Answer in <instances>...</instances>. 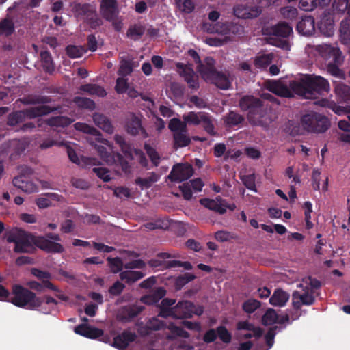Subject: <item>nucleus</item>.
Masks as SVG:
<instances>
[{
	"label": "nucleus",
	"mask_w": 350,
	"mask_h": 350,
	"mask_svg": "<svg viewBox=\"0 0 350 350\" xmlns=\"http://www.w3.org/2000/svg\"><path fill=\"white\" fill-rule=\"evenodd\" d=\"M8 243H14L15 253L33 254L36 247L48 253H62L63 245L59 243L51 241L43 236L36 235L19 228H14L5 233Z\"/></svg>",
	"instance_id": "obj_1"
},
{
	"label": "nucleus",
	"mask_w": 350,
	"mask_h": 350,
	"mask_svg": "<svg viewBox=\"0 0 350 350\" xmlns=\"http://www.w3.org/2000/svg\"><path fill=\"white\" fill-rule=\"evenodd\" d=\"M241 110L247 113V118L252 125L268 127L272 122L271 108L260 98L252 95L242 96L239 101Z\"/></svg>",
	"instance_id": "obj_2"
},
{
	"label": "nucleus",
	"mask_w": 350,
	"mask_h": 350,
	"mask_svg": "<svg viewBox=\"0 0 350 350\" xmlns=\"http://www.w3.org/2000/svg\"><path fill=\"white\" fill-rule=\"evenodd\" d=\"M10 302L19 308L33 310L42 304V297H37L35 293L20 284L12 286Z\"/></svg>",
	"instance_id": "obj_3"
},
{
	"label": "nucleus",
	"mask_w": 350,
	"mask_h": 350,
	"mask_svg": "<svg viewBox=\"0 0 350 350\" xmlns=\"http://www.w3.org/2000/svg\"><path fill=\"white\" fill-rule=\"evenodd\" d=\"M301 123L308 132L323 133L330 127V121L327 116L314 111H310L303 115Z\"/></svg>",
	"instance_id": "obj_4"
},
{
	"label": "nucleus",
	"mask_w": 350,
	"mask_h": 350,
	"mask_svg": "<svg viewBox=\"0 0 350 350\" xmlns=\"http://www.w3.org/2000/svg\"><path fill=\"white\" fill-rule=\"evenodd\" d=\"M72 10L75 16L83 19L92 29H96L103 24L102 20L97 15L94 4L75 3Z\"/></svg>",
	"instance_id": "obj_5"
},
{
	"label": "nucleus",
	"mask_w": 350,
	"mask_h": 350,
	"mask_svg": "<svg viewBox=\"0 0 350 350\" xmlns=\"http://www.w3.org/2000/svg\"><path fill=\"white\" fill-rule=\"evenodd\" d=\"M319 51L322 54V56L327 55L328 58H332V62L327 64V71L329 73L334 77L344 79L345 75L338 67L343 61L340 49L331 45L325 44L324 46H319Z\"/></svg>",
	"instance_id": "obj_6"
},
{
	"label": "nucleus",
	"mask_w": 350,
	"mask_h": 350,
	"mask_svg": "<svg viewBox=\"0 0 350 350\" xmlns=\"http://www.w3.org/2000/svg\"><path fill=\"white\" fill-rule=\"evenodd\" d=\"M305 83L308 86L310 96L328 92L329 90L328 81L321 76L305 75Z\"/></svg>",
	"instance_id": "obj_7"
},
{
	"label": "nucleus",
	"mask_w": 350,
	"mask_h": 350,
	"mask_svg": "<svg viewBox=\"0 0 350 350\" xmlns=\"http://www.w3.org/2000/svg\"><path fill=\"white\" fill-rule=\"evenodd\" d=\"M193 174V168L191 165L176 164L173 166L168 178L172 182H182L189 179Z\"/></svg>",
	"instance_id": "obj_8"
},
{
	"label": "nucleus",
	"mask_w": 350,
	"mask_h": 350,
	"mask_svg": "<svg viewBox=\"0 0 350 350\" xmlns=\"http://www.w3.org/2000/svg\"><path fill=\"white\" fill-rule=\"evenodd\" d=\"M126 129L129 134L135 136L140 135L143 138H147L148 135L142 125L141 120L134 113H131L126 122Z\"/></svg>",
	"instance_id": "obj_9"
},
{
	"label": "nucleus",
	"mask_w": 350,
	"mask_h": 350,
	"mask_svg": "<svg viewBox=\"0 0 350 350\" xmlns=\"http://www.w3.org/2000/svg\"><path fill=\"white\" fill-rule=\"evenodd\" d=\"M176 68L181 76L184 77L188 87L192 90L199 88L198 77L194 73L193 70L183 63H177Z\"/></svg>",
	"instance_id": "obj_10"
},
{
	"label": "nucleus",
	"mask_w": 350,
	"mask_h": 350,
	"mask_svg": "<svg viewBox=\"0 0 350 350\" xmlns=\"http://www.w3.org/2000/svg\"><path fill=\"white\" fill-rule=\"evenodd\" d=\"M100 12L106 21H113L120 12L117 0H101Z\"/></svg>",
	"instance_id": "obj_11"
},
{
	"label": "nucleus",
	"mask_w": 350,
	"mask_h": 350,
	"mask_svg": "<svg viewBox=\"0 0 350 350\" xmlns=\"http://www.w3.org/2000/svg\"><path fill=\"white\" fill-rule=\"evenodd\" d=\"M145 307L142 305L131 304L124 306L120 311V318L123 321L130 322L142 312Z\"/></svg>",
	"instance_id": "obj_12"
},
{
	"label": "nucleus",
	"mask_w": 350,
	"mask_h": 350,
	"mask_svg": "<svg viewBox=\"0 0 350 350\" xmlns=\"http://www.w3.org/2000/svg\"><path fill=\"white\" fill-rule=\"evenodd\" d=\"M12 184L14 187L27 193H34L38 190L37 185L28 177L23 174L14 177L12 180Z\"/></svg>",
	"instance_id": "obj_13"
},
{
	"label": "nucleus",
	"mask_w": 350,
	"mask_h": 350,
	"mask_svg": "<svg viewBox=\"0 0 350 350\" xmlns=\"http://www.w3.org/2000/svg\"><path fill=\"white\" fill-rule=\"evenodd\" d=\"M195 306L191 301H179L175 306V319H183L191 318L194 313Z\"/></svg>",
	"instance_id": "obj_14"
},
{
	"label": "nucleus",
	"mask_w": 350,
	"mask_h": 350,
	"mask_svg": "<svg viewBox=\"0 0 350 350\" xmlns=\"http://www.w3.org/2000/svg\"><path fill=\"white\" fill-rule=\"evenodd\" d=\"M293 306L294 309L299 310L301 305L311 306L315 301V297L312 293L305 292L303 294H300L297 291L293 292L292 295Z\"/></svg>",
	"instance_id": "obj_15"
},
{
	"label": "nucleus",
	"mask_w": 350,
	"mask_h": 350,
	"mask_svg": "<svg viewBox=\"0 0 350 350\" xmlns=\"http://www.w3.org/2000/svg\"><path fill=\"white\" fill-rule=\"evenodd\" d=\"M136 337L135 333L125 330L113 338V346L119 350H124L130 342L135 340Z\"/></svg>",
	"instance_id": "obj_16"
},
{
	"label": "nucleus",
	"mask_w": 350,
	"mask_h": 350,
	"mask_svg": "<svg viewBox=\"0 0 350 350\" xmlns=\"http://www.w3.org/2000/svg\"><path fill=\"white\" fill-rule=\"evenodd\" d=\"M266 87L269 91L280 96L291 98L293 96L287 85L277 81H267Z\"/></svg>",
	"instance_id": "obj_17"
},
{
	"label": "nucleus",
	"mask_w": 350,
	"mask_h": 350,
	"mask_svg": "<svg viewBox=\"0 0 350 350\" xmlns=\"http://www.w3.org/2000/svg\"><path fill=\"white\" fill-rule=\"evenodd\" d=\"M314 24V19L312 16H305L297 23L296 29L301 35L310 36L315 31Z\"/></svg>",
	"instance_id": "obj_18"
},
{
	"label": "nucleus",
	"mask_w": 350,
	"mask_h": 350,
	"mask_svg": "<svg viewBox=\"0 0 350 350\" xmlns=\"http://www.w3.org/2000/svg\"><path fill=\"white\" fill-rule=\"evenodd\" d=\"M57 109V107H50L46 105V104H40L39 106L25 109V111L27 113L28 118L34 119L49 115V113L56 111Z\"/></svg>",
	"instance_id": "obj_19"
},
{
	"label": "nucleus",
	"mask_w": 350,
	"mask_h": 350,
	"mask_svg": "<svg viewBox=\"0 0 350 350\" xmlns=\"http://www.w3.org/2000/svg\"><path fill=\"white\" fill-rule=\"evenodd\" d=\"M30 272L33 276L41 280L44 288L55 292L59 291V288L50 282L52 276L49 271H42L38 268L33 267L31 269Z\"/></svg>",
	"instance_id": "obj_20"
},
{
	"label": "nucleus",
	"mask_w": 350,
	"mask_h": 350,
	"mask_svg": "<svg viewBox=\"0 0 350 350\" xmlns=\"http://www.w3.org/2000/svg\"><path fill=\"white\" fill-rule=\"evenodd\" d=\"M17 101L25 105H36L50 103L51 102V98L49 96L29 94L18 98Z\"/></svg>",
	"instance_id": "obj_21"
},
{
	"label": "nucleus",
	"mask_w": 350,
	"mask_h": 350,
	"mask_svg": "<svg viewBox=\"0 0 350 350\" xmlns=\"http://www.w3.org/2000/svg\"><path fill=\"white\" fill-rule=\"evenodd\" d=\"M205 79L211 81L217 87L222 90H227L231 85V83L228 77L223 72H218L217 70L209 75Z\"/></svg>",
	"instance_id": "obj_22"
},
{
	"label": "nucleus",
	"mask_w": 350,
	"mask_h": 350,
	"mask_svg": "<svg viewBox=\"0 0 350 350\" xmlns=\"http://www.w3.org/2000/svg\"><path fill=\"white\" fill-rule=\"evenodd\" d=\"M215 64V61L212 57H206L204 59V64L200 61L199 65L197 66V70L205 79L209 75L217 71Z\"/></svg>",
	"instance_id": "obj_23"
},
{
	"label": "nucleus",
	"mask_w": 350,
	"mask_h": 350,
	"mask_svg": "<svg viewBox=\"0 0 350 350\" xmlns=\"http://www.w3.org/2000/svg\"><path fill=\"white\" fill-rule=\"evenodd\" d=\"M92 118L94 124L105 132L107 133H112L113 132V126L111 120L105 115L95 113Z\"/></svg>",
	"instance_id": "obj_24"
},
{
	"label": "nucleus",
	"mask_w": 350,
	"mask_h": 350,
	"mask_svg": "<svg viewBox=\"0 0 350 350\" xmlns=\"http://www.w3.org/2000/svg\"><path fill=\"white\" fill-rule=\"evenodd\" d=\"M289 299V295L281 288L274 291L269 299V303L274 306H284Z\"/></svg>",
	"instance_id": "obj_25"
},
{
	"label": "nucleus",
	"mask_w": 350,
	"mask_h": 350,
	"mask_svg": "<svg viewBox=\"0 0 350 350\" xmlns=\"http://www.w3.org/2000/svg\"><path fill=\"white\" fill-rule=\"evenodd\" d=\"M288 88L291 90V92H293L297 95L304 97H310L308 86L305 83V75L301 78L299 81H291Z\"/></svg>",
	"instance_id": "obj_26"
},
{
	"label": "nucleus",
	"mask_w": 350,
	"mask_h": 350,
	"mask_svg": "<svg viewBox=\"0 0 350 350\" xmlns=\"http://www.w3.org/2000/svg\"><path fill=\"white\" fill-rule=\"evenodd\" d=\"M200 203L204 207L221 215L226 213V207L224 206V204L218 202L217 200L202 198L200 200Z\"/></svg>",
	"instance_id": "obj_27"
},
{
	"label": "nucleus",
	"mask_w": 350,
	"mask_h": 350,
	"mask_svg": "<svg viewBox=\"0 0 350 350\" xmlns=\"http://www.w3.org/2000/svg\"><path fill=\"white\" fill-rule=\"evenodd\" d=\"M72 122V120L71 118L63 116L51 117L45 120V123L51 127L64 128Z\"/></svg>",
	"instance_id": "obj_28"
},
{
	"label": "nucleus",
	"mask_w": 350,
	"mask_h": 350,
	"mask_svg": "<svg viewBox=\"0 0 350 350\" xmlns=\"http://www.w3.org/2000/svg\"><path fill=\"white\" fill-rule=\"evenodd\" d=\"M14 31V23L8 15L0 21V36L9 37Z\"/></svg>",
	"instance_id": "obj_29"
},
{
	"label": "nucleus",
	"mask_w": 350,
	"mask_h": 350,
	"mask_svg": "<svg viewBox=\"0 0 350 350\" xmlns=\"http://www.w3.org/2000/svg\"><path fill=\"white\" fill-rule=\"evenodd\" d=\"M145 274L139 271H124L120 273V278L127 284H132L142 279Z\"/></svg>",
	"instance_id": "obj_30"
},
{
	"label": "nucleus",
	"mask_w": 350,
	"mask_h": 350,
	"mask_svg": "<svg viewBox=\"0 0 350 350\" xmlns=\"http://www.w3.org/2000/svg\"><path fill=\"white\" fill-rule=\"evenodd\" d=\"M26 118H27V113L25 109L12 112L8 116L7 124L14 126L25 121Z\"/></svg>",
	"instance_id": "obj_31"
},
{
	"label": "nucleus",
	"mask_w": 350,
	"mask_h": 350,
	"mask_svg": "<svg viewBox=\"0 0 350 350\" xmlns=\"http://www.w3.org/2000/svg\"><path fill=\"white\" fill-rule=\"evenodd\" d=\"M80 90L87 92L90 95H96L100 97H104L107 95L105 90L97 84H85L80 87Z\"/></svg>",
	"instance_id": "obj_32"
},
{
	"label": "nucleus",
	"mask_w": 350,
	"mask_h": 350,
	"mask_svg": "<svg viewBox=\"0 0 350 350\" xmlns=\"http://www.w3.org/2000/svg\"><path fill=\"white\" fill-rule=\"evenodd\" d=\"M293 32L292 27L286 23H280L272 28L273 36L282 38H288Z\"/></svg>",
	"instance_id": "obj_33"
},
{
	"label": "nucleus",
	"mask_w": 350,
	"mask_h": 350,
	"mask_svg": "<svg viewBox=\"0 0 350 350\" xmlns=\"http://www.w3.org/2000/svg\"><path fill=\"white\" fill-rule=\"evenodd\" d=\"M174 146L175 148L185 147L191 143L189 137L187 135V131L176 132L173 134Z\"/></svg>",
	"instance_id": "obj_34"
},
{
	"label": "nucleus",
	"mask_w": 350,
	"mask_h": 350,
	"mask_svg": "<svg viewBox=\"0 0 350 350\" xmlns=\"http://www.w3.org/2000/svg\"><path fill=\"white\" fill-rule=\"evenodd\" d=\"M40 59L43 69L45 72L51 73L55 70L53 61L49 51L45 50L40 52Z\"/></svg>",
	"instance_id": "obj_35"
},
{
	"label": "nucleus",
	"mask_w": 350,
	"mask_h": 350,
	"mask_svg": "<svg viewBox=\"0 0 350 350\" xmlns=\"http://www.w3.org/2000/svg\"><path fill=\"white\" fill-rule=\"evenodd\" d=\"M145 32V27L139 23L131 25L128 29L127 36L136 41L139 40Z\"/></svg>",
	"instance_id": "obj_36"
},
{
	"label": "nucleus",
	"mask_w": 350,
	"mask_h": 350,
	"mask_svg": "<svg viewBox=\"0 0 350 350\" xmlns=\"http://www.w3.org/2000/svg\"><path fill=\"white\" fill-rule=\"evenodd\" d=\"M206 112H194L191 111L183 116V120L186 123L192 125H199L201 124L202 120L203 115H205Z\"/></svg>",
	"instance_id": "obj_37"
},
{
	"label": "nucleus",
	"mask_w": 350,
	"mask_h": 350,
	"mask_svg": "<svg viewBox=\"0 0 350 350\" xmlns=\"http://www.w3.org/2000/svg\"><path fill=\"white\" fill-rule=\"evenodd\" d=\"M114 140L117 144L119 145L121 150L126 157L132 158V148L131 144L127 142L124 137L120 135H116L114 136Z\"/></svg>",
	"instance_id": "obj_38"
},
{
	"label": "nucleus",
	"mask_w": 350,
	"mask_h": 350,
	"mask_svg": "<svg viewBox=\"0 0 350 350\" xmlns=\"http://www.w3.org/2000/svg\"><path fill=\"white\" fill-rule=\"evenodd\" d=\"M201 124L204 131L211 136L216 135L217 133L215 131V126L213 123L212 116L209 113H206L202 116Z\"/></svg>",
	"instance_id": "obj_39"
},
{
	"label": "nucleus",
	"mask_w": 350,
	"mask_h": 350,
	"mask_svg": "<svg viewBox=\"0 0 350 350\" xmlns=\"http://www.w3.org/2000/svg\"><path fill=\"white\" fill-rule=\"evenodd\" d=\"M243 121V116L234 111H230L225 118V122L229 126H237Z\"/></svg>",
	"instance_id": "obj_40"
},
{
	"label": "nucleus",
	"mask_w": 350,
	"mask_h": 350,
	"mask_svg": "<svg viewBox=\"0 0 350 350\" xmlns=\"http://www.w3.org/2000/svg\"><path fill=\"white\" fill-rule=\"evenodd\" d=\"M273 57L272 53L263 54L258 56L254 59V65L256 68H265L271 64L273 60Z\"/></svg>",
	"instance_id": "obj_41"
},
{
	"label": "nucleus",
	"mask_w": 350,
	"mask_h": 350,
	"mask_svg": "<svg viewBox=\"0 0 350 350\" xmlns=\"http://www.w3.org/2000/svg\"><path fill=\"white\" fill-rule=\"evenodd\" d=\"M144 148L146 150V154L149 157L151 160L152 164L157 167L160 163V155L155 148L152 147L149 144L145 143L144 146Z\"/></svg>",
	"instance_id": "obj_42"
},
{
	"label": "nucleus",
	"mask_w": 350,
	"mask_h": 350,
	"mask_svg": "<svg viewBox=\"0 0 350 350\" xmlns=\"http://www.w3.org/2000/svg\"><path fill=\"white\" fill-rule=\"evenodd\" d=\"M75 103L80 108L94 110L95 109V103L90 98L85 97L76 96L74 98Z\"/></svg>",
	"instance_id": "obj_43"
},
{
	"label": "nucleus",
	"mask_w": 350,
	"mask_h": 350,
	"mask_svg": "<svg viewBox=\"0 0 350 350\" xmlns=\"http://www.w3.org/2000/svg\"><path fill=\"white\" fill-rule=\"evenodd\" d=\"M133 62L130 59H122L120 61V68L118 74L121 77L129 75L133 72Z\"/></svg>",
	"instance_id": "obj_44"
},
{
	"label": "nucleus",
	"mask_w": 350,
	"mask_h": 350,
	"mask_svg": "<svg viewBox=\"0 0 350 350\" xmlns=\"http://www.w3.org/2000/svg\"><path fill=\"white\" fill-rule=\"evenodd\" d=\"M240 179L245 187L249 190L256 192V176L254 174L241 175Z\"/></svg>",
	"instance_id": "obj_45"
},
{
	"label": "nucleus",
	"mask_w": 350,
	"mask_h": 350,
	"mask_svg": "<svg viewBox=\"0 0 350 350\" xmlns=\"http://www.w3.org/2000/svg\"><path fill=\"white\" fill-rule=\"evenodd\" d=\"M278 315L275 310L269 308L262 317V322L265 325H271L277 322Z\"/></svg>",
	"instance_id": "obj_46"
},
{
	"label": "nucleus",
	"mask_w": 350,
	"mask_h": 350,
	"mask_svg": "<svg viewBox=\"0 0 350 350\" xmlns=\"http://www.w3.org/2000/svg\"><path fill=\"white\" fill-rule=\"evenodd\" d=\"M169 129L175 133L180 131H187L185 122H182L180 119L174 118L170 120L168 124Z\"/></svg>",
	"instance_id": "obj_47"
},
{
	"label": "nucleus",
	"mask_w": 350,
	"mask_h": 350,
	"mask_svg": "<svg viewBox=\"0 0 350 350\" xmlns=\"http://www.w3.org/2000/svg\"><path fill=\"white\" fill-rule=\"evenodd\" d=\"M107 260L108 262L109 267L112 273H118L122 271L123 268V262L120 258L108 257Z\"/></svg>",
	"instance_id": "obj_48"
},
{
	"label": "nucleus",
	"mask_w": 350,
	"mask_h": 350,
	"mask_svg": "<svg viewBox=\"0 0 350 350\" xmlns=\"http://www.w3.org/2000/svg\"><path fill=\"white\" fill-rule=\"evenodd\" d=\"M75 129L82 131L85 133L90 134L92 135L98 136L100 135V133L99 131H98L96 128L88 125L86 123H82V122H77L75 124Z\"/></svg>",
	"instance_id": "obj_49"
},
{
	"label": "nucleus",
	"mask_w": 350,
	"mask_h": 350,
	"mask_svg": "<svg viewBox=\"0 0 350 350\" xmlns=\"http://www.w3.org/2000/svg\"><path fill=\"white\" fill-rule=\"evenodd\" d=\"M148 329L152 331H159L165 327V324L163 321L159 320L157 317L150 319L146 325Z\"/></svg>",
	"instance_id": "obj_50"
},
{
	"label": "nucleus",
	"mask_w": 350,
	"mask_h": 350,
	"mask_svg": "<svg viewBox=\"0 0 350 350\" xmlns=\"http://www.w3.org/2000/svg\"><path fill=\"white\" fill-rule=\"evenodd\" d=\"M67 55L72 59L81 57L85 53V50L81 46L75 45H68L66 48Z\"/></svg>",
	"instance_id": "obj_51"
},
{
	"label": "nucleus",
	"mask_w": 350,
	"mask_h": 350,
	"mask_svg": "<svg viewBox=\"0 0 350 350\" xmlns=\"http://www.w3.org/2000/svg\"><path fill=\"white\" fill-rule=\"evenodd\" d=\"M98 152L101 159L105 161L108 165H112L114 163V154L109 152L107 148L104 146H100L98 147Z\"/></svg>",
	"instance_id": "obj_52"
},
{
	"label": "nucleus",
	"mask_w": 350,
	"mask_h": 350,
	"mask_svg": "<svg viewBox=\"0 0 350 350\" xmlns=\"http://www.w3.org/2000/svg\"><path fill=\"white\" fill-rule=\"evenodd\" d=\"M260 302L256 299H247L243 304V310L249 314L253 313L256 309L260 308Z\"/></svg>",
	"instance_id": "obj_53"
},
{
	"label": "nucleus",
	"mask_w": 350,
	"mask_h": 350,
	"mask_svg": "<svg viewBox=\"0 0 350 350\" xmlns=\"http://www.w3.org/2000/svg\"><path fill=\"white\" fill-rule=\"evenodd\" d=\"M217 335L224 343H230L232 340V335L225 326L220 325L217 327Z\"/></svg>",
	"instance_id": "obj_54"
},
{
	"label": "nucleus",
	"mask_w": 350,
	"mask_h": 350,
	"mask_svg": "<svg viewBox=\"0 0 350 350\" xmlns=\"http://www.w3.org/2000/svg\"><path fill=\"white\" fill-rule=\"evenodd\" d=\"M170 91L176 98H180L184 95L185 88L179 83H172L170 86Z\"/></svg>",
	"instance_id": "obj_55"
},
{
	"label": "nucleus",
	"mask_w": 350,
	"mask_h": 350,
	"mask_svg": "<svg viewBox=\"0 0 350 350\" xmlns=\"http://www.w3.org/2000/svg\"><path fill=\"white\" fill-rule=\"evenodd\" d=\"M114 163L118 164L120 165L122 171H124L125 173L130 172L131 166L129 163V162L123 157V156L119 153L116 152L114 154Z\"/></svg>",
	"instance_id": "obj_56"
},
{
	"label": "nucleus",
	"mask_w": 350,
	"mask_h": 350,
	"mask_svg": "<svg viewBox=\"0 0 350 350\" xmlns=\"http://www.w3.org/2000/svg\"><path fill=\"white\" fill-rule=\"evenodd\" d=\"M340 39L345 44L350 42V27L348 24L341 23L340 27Z\"/></svg>",
	"instance_id": "obj_57"
},
{
	"label": "nucleus",
	"mask_w": 350,
	"mask_h": 350,
	"mask_svg": "<svg viewBox=\"0 0 350 350\" xmlns=\"http://www.w3.org/2000/svg\"><path fill=\"white\" fill-rule=\"evenodd\" d=\"M180 9L186 13L191 12L194 9V5L191 0H175Z\"/></svg>",
	"instance_id": "obj_58"
},
{
	"label": "nucleus",
	"mask_w": 350,
	"mask_h": 350,
	"mask_svg": "<svg viewBox=\"0 0 350 350\" xmlns=\"http://www.w3.org/2000/svg\"><path fill=\"white\" fill-rule=\"evenodd\" d=\"M124 77H119L116 79L115 90L118 94H123L126 92L129 88L127 79Z\"/></svg>",
	"instance_id": "obj_59"
},
{
	"label": "nucleus",
	"mask_w": 350,
	"mask_h": 350,
	"mask_svg": "<svg viewBox=\"0 0 350 350\" xmlns=\"http://www.w3.org/2000/svg\"><path fill=\"white\" fill-rule=\"evenodd\" d=\"M336 94L342 99H347L349 96L350 88L345 84H338L335 87Z\"/></svg>",
	"instance_id": "obj_60"
},
{
	"label": "nucleus",
	"mask_w": 350,
	"mask_h": 350,
	"mask_svg": "<svg viewBox=\"0 0 350 350\" xmlns=\"http://www.w3.org/2000/svg\"><path fill=\"white\" fill-rule=\"evenodd\" d=\"M92 171L96 176L102 179L104 182H109L111 180L109 170L105 167H94Z\"/></svg>",
	"instance_id": "obj_61"
},
{
	"label": "nucleus",
	"mask_w": 350,
	"mask_h": 350,
	"mask_svg": "<svg viewBox=\"0 0 350 350\" xmlns=\"http://www.w3.org/2000/svg\"><path fill=\"white\" fill-rule=\"evenodd\" d=\"M318 6L317 0H300L299 3V7L305 11L313 10Z\"/></svg>",
	"instance_id": "obj_62"
},
{
	"label": "nucleus",
	"mask_w": 350,
	"mask_h": 350,
	"mask_svg": "<svg viewBox=\"0 0 350 350\" xmlns=\"http://www.w3.org/2000/svg\"><path fill=\"white\" fill-rule=\"evenodd\" d=\"M215 238L218 241L225 242L234 239L235 237L230 232L219 230L215 232Z\"/></svg>",
	"instance_id": "obj_63"
},
{
	"label": "nucleus",
	"mask_w": 350,
	"mask_h": 350,
	"mask_svg": "<svg viewBox=\"0 0 350 350\" xmlns=\"http://www.w3.org/2000/svg\"><path fill=\"white\" fill-rule=\"evenodd\" d=\"M125 286L119 281H116L113 285L109 288V293L112 296H118L123 291Z\"/></svg>",
	"instance_id": "obj_64"
}]
</instances>
